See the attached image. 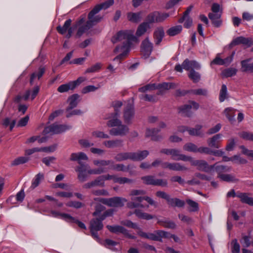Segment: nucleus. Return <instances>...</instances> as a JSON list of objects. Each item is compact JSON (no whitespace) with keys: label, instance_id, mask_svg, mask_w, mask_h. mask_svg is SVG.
Instances as JSON below:
<instances>
[{"label":"nucleus","instance_id":"obj_1","mask_svg":"<svg viewBox=\"0 0 253 253\" xmlns=\"http://www.w3.org/2000/svg\"><path fill=\"white\" fill-rule=\"evenodd\" d=\"M75 171L78 173V178L81 182L86 180L88 175L100 174L104 172L102 168L90 169L87 165H81L75 168Z\"/></svg>","mask_w":253,"mask_h":253},{"label":"nucleus","instance_id":"obj_2","mask_svg":"<svg viewBox=\"0 0 253 253\" xmlns=\"http://www.w3.org/2000/svg\"><path fill=\"white\" fill-rule=\"evenodd\" d=\"M94 201L100 202L110 207H122L127 200L124 198L114 197L110 198H95Z\"/></svg>","mask_w":253,"mask_h":253},{"label":"nucleus","instance_id":"obj_3","mask_svg":"<svg viewBox=\"0 0 253 253\" xmlns=\"http://www.w3.org/2000/svg\"><path fill=\"white\" fill-rule=\"evenodd\" d=\"M160 153L171 156V159L175 161H188L191 160V157L181 154L180 151L176 149L164 148L161 150Z\"/></svg>","mask_w":253,"mask_h":253},{"label":"nucleus","instance_id":"obj_4","mask_svg":"<svg viewBox=\"0 0 253 253\" xmlns=\"http://www.w3.org/2000/svg\"><path fill=\"white\" fill-rule=\"evenodd\" d=\"M71 128V126H70L58 125L56 123H54L52 125L45 127L43 131V134H46L49 133L57 134L62 133L67 129H70Z\"/></svg>","mask_w":253,"mask_h":253},{"label":"nucleus","instance_id":"obj_5","mask_svg":"<svg viewBox=\"0 0 253 253\" xmlns=\"http://www.w3.org/2000/svg\"><path fill=\"white\" fill-rule=\"evenodd\" d=\"M192 166H196L199 170L209 172L211 171L214 168L215 164L209 165L205 160H194L191 157V160H189Z\"/></svg>","mask_w":253,"mask_h":253},{"label":"nucleus","instance_id":"obj_6","mask_svg":"<svg viewBox=\"0 0 253 253\" xmlns=\"http://www.w3.org/2000/svg\"><path fill=\"white\" fill-rule=\"evenodd\" d=\"M192 108L197 110L199 108V104L194 101H190L188 104L179 107L178 109L179 113H182L187 117H191L192 112L190 110Z\"/></svg>","mask_w":253,"mask_h":253},{"label":"nucleus","instance_id":"obj_7","mask_svg":"<svg viewBox=\"0 0 253 253\" xmlns=\"http://www.w3.org/2000/svg\"><path fill=\"white\" fill-rule=\"evenodd\" d=\"M106 227L111 232L116 234L122 233L126 237L129 239H134L136 238L135 236L130 234L128 230L123 226L119 225H107Z\"/></svg>","mask_w":253,"mask_h":253},{"label":"nucleus","instance_id":"obj_8","mask_svg":"<svg viewBox=\"0 0 253 253\" xmlns=\"http://www.w3.org/2000/svg\"><path fill=\"white\" fill-rule=\"evenodd\" d=\"M134 38L135 37L128 32L121 31L112 37L111 41L113 43H115L124 40H126L128 41H132Z\"/></svg>","mask_w":253,"mask_h":253},{"label":"nucleus","instance_id":"obj_9","mask_svg":"<svg viewBox=\"0 0 253 253\" xmlns=\"http://www.w3.org/2000/svg\"><path fill=\"white\" fill-rule=\"evenodd\" d=\"M134 109L133 106L128 104L125 107L123 112V118L124 122L126 124H130L134 116Z\"/></svg>","mask_w":253,"mask_h":253},{"label":"nucleus","instance_id":"obj_10","mask_svg":"<svg viewBox=\"0 0 253 253\" xmlns=\"http://www.w3.org/2000/svg\"><path fill=\"white\" fill-rule=\"evenodd\" d=\"M177 86V84L174 83H166L164 82L159 84L157 85H155L156 89H158L157 94L158 95H163L166 91L170 89L175 88Z\"/></svg>","mask_w":253,"mask_h":253},{"label":"nucleus","instance_id":"obj_11","mask_svg":"<svg viewBox=\"0 0 253 253\" xmlns=\"http://www.w3.org/2000/svg\"><path fill=\"white\" fill-rule=\"evenodd\" d=\"M100 11L94 7L88 14V21L87 22L92 27L96 23L100 22L102 19V17L99 15L95 16Z\"/></svg>","mask_w":253,"mask_h":253},{"label":"nucleus","instance_id":"obj_12","mask_svg":"<svg viewBox=\"0 0 253 253\" xmlns=\"http://www.w3.org/2000/svg\"><path fill=\"white\" fill-rule=\"evenodd\" d=\"M129 132L128 127L122 124L118 126L117 128H112L109 132L110 134L114 136H125Z\"/></svg>","mask_w":253,"mask_h":253},{"label":"nucleus","instance_id":"obj_13","mask_svg":"<svg viewBox=\"0 0 253 253\" xmlns=\"http://www.w3.org/2000/svg\"><path fill=\"white\" fill-rule=\"evenodd\" d=\"M182 66L184 69L186 71H191V70H199L201 68L200 65L195 60H189L186 59L182 63Z\"/></svg>","mask_w":253,"mask_h":253},{"label":"nucleus","instance_id":"obj_14","mask_svg":"<svg viewBox=\"0 0 253 253\" xmlns=\"http://www.w3.org/2000/svg\"><path fill=\"white\" fill-rule=\"evenodd\" d=\"M240 44H243L250 47L252 45V39L242 36L238 37L232 41L230 45L233 46Z\"/></svg>","mask_w":253,"mask_h":253},{"label":"nucleus","instance_id":"obj_15","mask_svg":"<svg viewBox=\"0 0 253 253\" xmlns=\"http://www.w3.org/2000/svg\"><path fill=\"white\" fill-rule=\"evenodd\" d=\"M103 220L100 216L92 219L90 221L89 228L90 231H98L102 230L103 227V224L102 222Z\"/></svg>","mask_w":253,"mask_h":253},{"label":"nucleus","instance_id":"obj_16","mask_svg":"<svg viewBox=\"0 0 253 253\" xmlns=\"http://www.w3.org/2000/svg\"><path fill=\"white\" fill-rule=\"evenodd\" d=\"M165 36L164 29L163 27L156 28L153 33V38L156 45H159Z\"/></svg>","mask_w":253,"mask_h":253},{"label":"nucleus","instance_id":"obj_17","mask_svg":"<svg viewBox=\"0 0 253 253\" xmlns=\"http://www.w3.org/2000/svg\"><path fill=\"white\" fill-rule=\"evenodd\" d=\"M131 202L127 203V207L129 209H134L136 208H143L144 206L140 203L144 200V196H139L131 198Z\"/></svg>","mask_w":253,"mask_h":253},{"label":"nucleus","instance_id":"obj_18","mask_svg":"<svg viewBox=\"0 0 253 253\" xmlns=\"http://www.w3.org/2000/svg\"><path fill=\"white\" fill-rule=\"evenodd\" d=\"M153 44L150 42L149 38H146L141 43V48L142 52L149 56L153 50Z\"/></svg>","mask_w":253,"mask_h":253},{"label":"nucleus","instance_id":"obj_19","mask_svg":"<svg viewBox=\"0 0 253 253\" xmlns=\"http://www.w3.org/2000/svg\"><path fill=\"white\" fill-rule=\"evenodd\" d=\"M164 164V167L166 169H168L169 170L175 171H186L188 170V168L182 166L178 163H169L166 162Z\"/></svg>","mask_w":253,"mask_h":253},{"label":"nucleus","instance_id":"obj_20","mask_svg":"<svg viewBox=\"0 0 253 253\" xmlns=\"http://www.w3.org/2000/svg\"><path fill=\"white\" fill-rule=\"evenodd\" d=\"M105 186V183H103L102 180L100 176H98L93 180L88 182L87 183H85L83 187L84 189H90L91 188L99 186V187H104Z\"/></svg>","mask_w":253,"mask_h":253},{"label":"nucleus","instance_id":"obj_21","mask_svg":"<svg viewBox=\"0 0 253 253\" xmlns=\"http://www.w3.org/2000/svg\"><path fill=\"white\" fill-rule=\"evenodd\" d=\"M131 153V160L133 161H140L146 158L149 152L147 150L138 151Z\"/></svg>","mask_w":253,"mask_h":253},{"label":"nucleus","instance_id":"obj_22","mask_svg":"<svg viewBox=\"0 0 253 253\" xmlns=\"http://www.w3.org/2000/svg\"><path fill=\"white\" fill-rule=\"evenodd\" d=\"M221 134H217L207 140V143L210 147L218 148L219 146L220 139L222 137Z\"/></svg>","mask_w":253,"mask_h":253},{"label":"nucleus","instance_id":"obj_23","mask_svg":"<svg viewBox=\"0 0 253 253\" xmlns=\"http://www.w3.org/2000/svg\"><path fill=\"white\" fill-rule=\"evenodd\" d=\"M160 130L157 128L147 129L145 136L146 137H151V139L153 141H159L163 138L161 135H156Z\"/></svg>","mask_w":253,"mask_h":253},{"label":"nucleus","instance_id":"obj_24","mask_svg":"<svg viewBox=\"0 0 253 253\" xmlns=\"http://www.w3.org/2000/svg\"><path fill=\"white\" fill-rule=\"evenodd\" d=\"M70 160L72 161H78L79 166L84 165L81 161L82 160H88V157L83 152L74 153H72L70 156Z\"/></svg>","mask_w":253,"mask_h":253},{"label":"nucleus","instance_id":"obj_25","mask_svg":"<svg viewBox=\"0 0 253 253\" xmlns=\"http://www.w3.org/2000/svg\"><path fill=\"white\" fill-rule=\"evenodd\" d=\"M249 195L250 194L248 193L238 192L237 197L240 198L242 203L253 206V198L249 197Z\"/></svg>","mask_w":253,"mask_h":253},{"label":"nucleus","instance_id":"obj_26","mask_svg":"<svg viewBox=\"0 0 253 253\" xmlns=\"http://www.w3.org/2000/svg\"><path fill=\"white\" fill-rule=\"evenodd\" d=\"M39 90L40 87L38 85H36L34 86L32 91L29 89L26 90L23 97L25 100H27L31 96V99L33 100L38 94Z\"/></svg>","mask_w":253,"mask_h":253},{"label":"nucleus","instance_id":"obj_27","mask_svg":"<svg viewBox=\"0 0 253 253\" xmlns=\"http://www.w3.org/2000/svg\"><path fill=\"white\" fill-rule=\"evenodd\" d=\"M103 144L108 148L121 147L123 146V140L121 139L106 140L103 142Z\"/></svg>","mask_w":253,"mask_h":253},{"label":"nucleus","instance_id":"obj_28","mask_svg":"<svg viewBox=\"0 0 253 253\" xmlns=\"http://www.w3.org/2000/svg\"><path fill=\"white\" fill-rule=\"evenodd\" d=\"M80 96L78 94H74L70 96L68 99L69 102V106L66 109L67 111L76 107L79 101Z\"/></svg>","mask_w":253,"mask_h":253},{"label":"nucleus","instance_id":"obj_29","mask_svg":"<svg viewBox=\"0 0 253 253\" xmlns=\"http://www.w3.org/2000/svg\"><path fill=\"white\" fill-rule=\"evenodd\" d=\"M168 204L171 207H182L184 206L185 203L183 201L178 198H171L169 196L167 200Z\"/></svg>","mask_w":253,"mask_h":253},{"label":"nucleus","instance_id":"obj_30","mask_svg":"<svg viewBox=\"0 0 253 253\" xmlns=\"http://www.w3.org/2000/svg\"><path fill=\"white\" fill-rule=\"evenodd\" d=\"M208 16L215 27H218L221 25L222 21L220 19V13H210Z\"/></svg>","mask_w":253,"mask_h":253},{"label":"nucleus","instance_id":"obj_31","mask_svg":"<svg viewBox=\"0 0 253 253\" xmlns=\"http://www.w3.org/2000/svg\"><path fill=\"white\" fill-rule=\"evenodd\" d=\"M251 61V59L242 60L241 62V70L243 72H250L253 73V63H249Z\"/></svg>","mask_w":253,"mask_h":253},{"label":"nucleus","instance_id":"obj_32","mask_svg":"<svg viewBox=\"0 0 253 253\" xmlns=\"http://www.w3.org/2000/svg\"><path fill=\"white\" fill-rule=\"evenodd\" d=\"M118 116H115L114 114L112 113L111 116L107 118L110 119L107 123V126L109 127L117 126L122 124L121 120L118 119L117 117Z\"/></svg>","mask_w":253,"mask_h":253},{"label":"nucleus","instance_id":"obj_33","mask_svg":"<svg viewBox=\"0 0 253 253\" xmlns=\"http://www.w3.org/2000/svg\"><path fill=\"white\" fill-rule=\"evenodd\" d=\"M150 28V25L147 23L145 22L141 23L138 27L136 32V36L137 37H140L144 35L147 31V30Z\"/></svg>","mask_w":253,"mask_h":253},{"label":"nucleus","instance_id":"obj_34","mask_svg":"<svg viewBox=\"0 0 253 253\" xmlns=\"http://www.w3.org/2000/svg\"><path fill=\"white\" fill-rule=\"evenodd\" d=\"M141 15V12L136 13L129 12L127 14V17L129 21L133 23H138L142 19Z\"/></svg>","mask_w":253,"mask_h":253},{"label":"nucleus","instance_id":"obj_35","mask_svg":"<svg viewBox=\"0 0 253 253\" xmlns=\"http://www.w3.org/2000/svg\"><path fill=\"white\" fill-rule=\"evenodd\" d=\"M127 47H128V46H127V43H124V44L121 46H117L115 49H114V52H118L120 49H126V50H125L123 53L122 54H120V55H119L118 56H117V57H116L114 59V60H122L124 57L125 56H126L127 52H128V50H127Z\"/></svg>","mask_w":253,"mask_h":253},{"label":"nucleus","instance_id":"obj_36","mask_svg":"<svg viewBox=\"0 0 253 253\" xmlns=\"http://www.w3.org/2000/svg\"><path fill=\"white\" fill-rule=\"evenodd\" d=\"M235 111L236 110L231 107L227 108L224 110V114L231 123L234 122L235 120L234 118Z\"/></svg>","mask_w":253,"mask_h":253},{"label":"nucleus","instance_id":"obj_37","mask_svg":"<svg viewBox=\"0 0 253 253\" xmlns=\"http://www.w3.org/2000/svg\"><path fill=\"white\" fill-rule=\"evenodd\" d=\"M44 72H45L44 68L43 67H40L39 69V70L38 72L33 73L31 76L30 80V84L31 85L34 84V80L36 78H38V79L40 80V78L42 76V75L44 73Z\"/></svg>","mask_w":253,"mask_h":253},{"label":"nucleus","instance_id":"obj_38","mask_svg":"<svg viewBox=\"0 0 253 253\" xmlns=\"http://www.w3.org/2000/svg\"><path fill=\"white\" fill-rule=\"evenodd\" d=\"M71 19H68L65 22L63 26H58L56 27L57 32L61 35H64L67 32L69 27L71 26Z\"/></svg>","mask_w":253,"mask_h":253},{"label":"nucleus","instance_id":"obj_39","mask_svg":"<svg viewBox=\"0 0 253 253\" xmlns=\"http://www.w3.org/2000/svg\"><path fill=\"white\" fill-rule=\"evenodd\" d=\"M182 30L181 25H176L170 27L167 31V34L171 37L177 35L181 33Z\"/></svg>","mask_w":253,"mask_h":253},{"label":"nucleus","instance_id":"obj_40","mask_svg":"<svg viewBox=\"0 0 253 253\" xmlns=\"http://www.w3.org/2000/svg\"><path fill=\"white\" fill-rule=\"evenodd\" d=\"M114 159L117 162H121L128 159L131 160V153L124 152L118 153L115 157Z\"/></svg>","mask_w":253,"mask_h":253},{"label":"nucleus","instance_id":"obj_41","mask_svg":"<svg viewBox=\"0 0 253 253\" xmlns=\"http://www.w3.org/2000/svg\"><path fill=\"white\" fill-rule=\"evenodd\" d=\"M74 89H75V84L72 83L71 82L68 84L60 85L57 88V91L60 93H63Z\"/></svg>","mask_w":253,"mask_h":253},{"label":"nucleus","instance_id":"obj_42","mask_svg":"<svg viewBox=\"0 0 253 253\" xmlns=\"http://www.w3.org/2000/svg\"><path fill=\"white\" fill-rule=\"evenodd\" d=\"M217 173V177H219L220 175L224 174V172H229L231 170V168L229 167L219 165L216 166L214 168Z\"/></svg>","mask_w":253,"mask_h":253},{"label":"nucleus","instance_id":"obj_43","mask_svg":"<svg viewBox=\"0 0 253 253\" xmlns=\"http://www.w3.org/2000/svg\"><path fill=\"white\" fill-rule=\"evenodd\" d=\"M218 178L222 181L228 182H236L239 181L238 178H236L234 175L231 174H224L220 175Z\"/></svg>","mask_w":253,"mask_h":253},{"label":"nucleus","instance_id":"obj_44","mask_svg":"<svg viewBox=\"0 0 253 253\" xmlns=\"http://www.w3.org/2000/svg\"><path fill=\"white\" fill-rule=\"evenodd\" d=\"M134 213L139 218L150 220L153 218V216L148 213L143 212L141 210H135Z\"/></svg>","mask_w":253,"mask_h":253},{"label":"nucleus","instance_id":"obj_45","mask_svg":"<svg viewBox=\"0 0 253 253\" xmlns=\"http://www.w3.org/2000/svg\"><path fill=\"white\" fill-rule=\"evenodd\" d=\"M134 182V180L126 177H118L117 175L114 179V183H117L120 184H132Z\"/></svg>","mask_w":253,"mask_h":253},{"label":"nucleus","instance_id":"obj_46","mask_svg":"<svg viewBox=\"0 0 253 253\" xmlns=\"http://www.w3.org/2000/svg\"><path fill=\"white\" fill-rule=\"evenodd\" d=\"M78 30L77 31L76 36L79 38L81 37L83 34L88 31L89 29H90L92 27L91 25L88 24L86 22L85 24L84 25H81L79 26Z\"/></svg>","mask_w":253,"mask_h":253},{"label":"nucleus","instance_id":"obj_47","mask_svg":"<svg viewBox=\"0 0 253 253\" xmlns=\"http://www.w3.org/2000/svg\"><path fill=\"white\" fill-rule=\"evenodd\" d=\"M157 11L150 13L146 17V21L150 25V24L157 23Z\"/></svg>","mask_w":253,"mask_h":253},{"label":"nucleus","instance_id":"obj_48","mask_svg":"<svg viewBox=\"0 0 253 253\" xmlns=\"http://www.w3.org/2000/svg\"><path fill=\"white\" fill-rule=\"evenodd\" d=\"M183 150L186 151L198 153L199 148L194 143L189 142L185 144L183 147Z\"/></svg>","mask_w":253,"mask_h":253},{"label":"nucleus","instance_id":"obj_49","mask_svg":"<svg viewBox=\"0 0 253 253\" xmlns=\"http://www.w3.org/2000/svg\"><path fill=\"white\" fill-rule=\"evenodd\" d=\"M141 179L145 184L155 186L156 178H155L154 176L148 175L143 176L141 177Z\"/></svg>","mask_w":253,"mask_h":253},{"label":"nucleus","instance_id":"obj_50","mask_svg":"<svg viewBox=\"0 0 253 253\" xmlns=\"http://www.w3.org/2000/svg\"><path fill=\"white\" fill-rule=\"evenodd\" d=\"M114 3V0H108L104 2L96 5L95 7L100 11L101 9H106L112 5Z\"/></svg>","mask_w":253,"mask_h":253},{"label":"nucleus","instance_id":"obj_51","mask_svg":"<svg viewBox=\"0 0 253 253\" xmlns=\"http://www.w3.org/2000/svg\"><path fill=\"white\" fill-rule=\"evenodd\" d=\"M188 77L194 82L198 83L201 79V75L194 70H191L188 74Z\"/></svg>","mask_w":253,"mask_h":253},{"label":"nucleus","instance_id":"obj_52","mask_svg":"<svg viewBox=\"0 0 253 253\" xmlns=\"http://www.w3.org/2000/svg\"><path fill=\"white\" fill-rule=\"evenodd\" d=\"M158 223L165 228L170 229H175L176 228V224L172 221L169 220H159Z\"/></svg>","mask_w":253,"mask_h":253},{"label":"nucleus","instance_id":"obj_53","mask_svg":"<svg viewBox=\"0 0 253 253\" xmlns=\"http://www.w3.org/2000/svg\"><path fill=\"white\" fill-rule=\"evenodd\" d=\"M227 89L225 84H222L219 93V99L220 102H223L227 98Z\"/></svg>","mask_w":253,"mask_h":253},{"label":"nucleus","instance_id":"obj_54","mask_svg":"<svg viewBox=\"0 0 253 253\" xmlns=\"http://www.w3.org/2000/svg\"><path fill=\"white\" fill-rule=\"evenodd\" d=\"M190 92L196 95H201L203 96H207L208 95V90L206 88H198L192 89Z\"/></svg>","mask_w":253,"mask_h":253},{"label":"nucleus","instance_id":"obj_55","mask_svg":"<svg viewBox=\"0 0 253 253\" xmlns=\"http://www.w3.org/2000/svg\"><path fill=\"white\" fill-rule=\"evenodd\" d=\"M102 64L100 63H97L91 67L88 68L85 71V73H91L98 72L101 68Z\"/></svg>","mask_w":253,"mask_h":253},{"label":"nucleus","instance_id":"obj_56","mask_svg":"<svg viewBox=\"0 0 253 253\" xmlns=\"http://www.w3.org/2000/svg\"><path fill=\"white\" fill-rule=\"evenodd\" d=\"M237 69L234 68H229L224 70L222 72V74L225 77H230L236 74Z\"/></svg>","mask_w":253,"mask_h":253},{"label":"nucleus","instance_id":"obj_57","mask_svg":"<svg viewBox=\"0 0 253 253\" xmlns=\"http://www.w3.org/2000/svg\"><path fill=\"white\" fill-rule=\"evenodd\" d=\"M28 160L29 159L27 157H20L13 160L11 163V165L13 166L25 164L27 162Z\"/></svg>","mask_w":253,"mask_h":253},{"label":"nucleus","instance_id":"obj_58","mask_svg":"<svg viewBox=\"0 0 253 253\" xmlns=\"http://www.w3.org/2000/svg\"><path fill=\"white\" fill-rule=\"evenodd\" d=\"M186 203L191 208L189 210L190 211H197L199 210V205L198 204L190 199L186 200Z\"/></svg>","mask_w":253,"mask_h":253},{"label":"nucleus","instance_id":"obj_59","mask_svg":"<svg viewBox=\"0 0 253 253\" xmlns=\"http://www.w3.org/2000/svg\"><path fill=\"white\" fill-rule=\"evenodd\" d=\"M93 163L94 165L97 166H106L110 164H113V162L111 160H94Z\"/></svg>","mask_w":253,"mask_h":253},{"label":"nucleus","instance_id":"obj_60","mask_svg":"<svg viewBox=\"0 0 253 253\" xmlns=\"http://www.w3.org/2000/svg\"><path fill=\"white\" fill-rule=\"evenodd\" d=\"M145 194L146 191L143 190L132 189L130 191L129 196L132 198L144 195Z\"/></svg>","mask_w":253,"mask_h":253},{"label":"nucleus","instance_id":"obj_61","mask_svg":"<svg viewBox=\"0 0 253 253\" xmlns=\"http://www.w3.org/2000/svg\"><path fill=\"white\" fill-rule=\"evenodd\" d=\"M202 128L201 126H197L196 128H189L188 131L189 133L191 135L194 136H200L201 134V132L200 131V129Z\"/></svg>","mask_w":253,"mask_h":253},{"label":"nucleus","instance_id":"obj_62","mask_svg":"<svg viewBox=\"0 0 253 253\" xmlns=\"http://www.w3.org/2000/svg\"><path fill=\"white\" fill-rule=\"evenodd\" d=\"M112 169L118 171H126L129 169V166L127 167L122 164H118L114 165Z\"/></svg>","mask_w":253,"mask_h":253},{"label":"nucleus","instance_id":"obj_63","mask_svg":"<svg viewBox=\"0 0 253 253\" xmlns=\"http://www.w3.org/2000/svg\"><path fill=\"white\" fill-rule=\"evenodd\" d=\"M43 174L42 173H38L36 176V178L34 179V181L32 183V187L34 189L36 187H37L40 182V181L43 179Z\"/></svg>","mask_w":253,"mask_h":253},{"label":"nucleus","instance_id":"obj_64","mask_svg":"<svg viewBox=\"0 0 253 253\" xmlns=\"http://www.w3.org/2000/svg\"><path fill=\"white\" fill-rule=\"evenodd\" d=\"M232 253H239L240 250V246L237 242V239H234L232 242Z\"/></svg>","mask_w":253,"mask_h":253}]
</instances>
